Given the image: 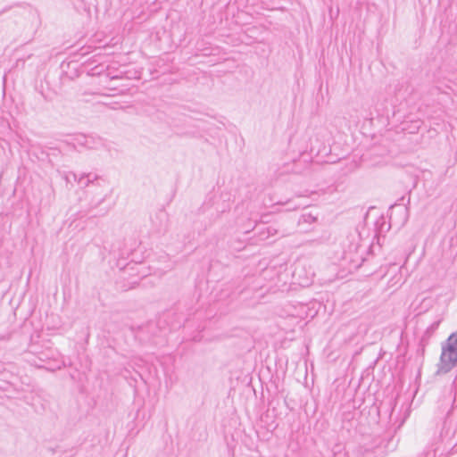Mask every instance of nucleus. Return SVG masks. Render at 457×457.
Segmentation results:
<instances>
[{"label":"nucleus","instance_id":"9","mask_svg":"<svg viewBox=\"0 0 457 457\" xmlns=\"http://www.w3.org/2000/svg\"><path fill=\"white\" fill-rule=\"evenodd\" d=\"M108 211H109V208H106V209H104L103 212H101L100 213H98V215H104V214H106V213L108 212Z\"/></svg>","mask_w":457,"mask_h":457},{"label":"nucleus","instance_id":"11","mask_svg":"<svg viewBox=\"0 0 457 457\" xmlns=\"http://www.w3.org/2000/svg\"><path fill=\"white\" fill-rule=\"evenodd\" d=\"M298 207H299V205H295H295H291V204H290V206L288 207V209H289V210H291V209H296V208H298Z\"/></svg>","mask_w":457,"mask_h":457},{"label":"nucleus","instance_id":"6","mask_svg":"<svg viewBox=\"0 0 457 457\" xmlns=\"http://www.w3.org/2000/svg\"><path fill=\"white\" fill-rule=\"evenodd\" d=\"M344 450H345L344 445L341 443H337L333 445L331 452H332L333 456H337L339 454L345 453Z\"/></svg>","mask_w":457,"mask_h":457},{"label":"nucleus","instance_id":"12","mask_svg":"<svg viewBox=\"0 0 457 457\" xmlns=\"http://www.w3.org/2000/svg\"><path fill=\"white\" fill-rule=\"evenodd\" d=\"M71 175L72 176V178L74 179V180H77V174L74 173V172H71Z\"/></svg>","mask_w":457,"mask_h":457},{"label":"nucleus","instance_id":"5","mask_svg":"<svg viewBox=\"0 0 457 457\" xmlns=\"http://www.w3.org/2000/svg\"><path fill=\"white\" fill-rule=\"evenodd\" d=\"M317 220V216L313 215L311 212H304L299 218V224L309 223L312 224Z\"/></svg>","mask_w":457,"mask_h":457},{"label":"nucleus","instance_id":"1","mask_svg":"<svg viewBox=\"0 0 457 457\" xmlns=\"http://www.w3.org/2000/svg\"><path fill=\"white\" fill-rule=\"evenodd\" d=\"M82 187H87L93 195L89 209L93 211L102 204L109 195V188L104 179L93 173H83L78 179Z\"/></svg>","mask_w":457,"mask_h":457},{"label":"nucleus","instance_id":"8","mask_svg":"<svg viewBox=\"0 0 457 457\" xmlns=\"http://www.w3.org/2000/svg\"><path fill=\"white\" fill-rule=\"evenodd\" d=\"M10 338V335L7 336H0V340H8Z\"/></svg>","mask_w":457,"mask_h":457},{"label":"nucleus","instance_id":"10","mask_svg":"<svg viewBox=\"0 0 457 457\" xmlns=\"http://www.w3.org/2000/svg\"><path fill=\"white\" fill-rule=\"evenodd\" d=\"M333 457H348V454H347V453H344L342 454H339L337 456H333Z\"/></svg>","mask_w":457,"mask_h":457},{"label":"nucleus","instance_id":"3","mask_svg":"<svg viewBox=\"0 0 457 457\" xmlns=\"http://www.w3.org/2000/svg\"><path fill=\"white\" fill-rule=\"evenodd\" d=\"M78 144L87 148H96V145L100 144V139L97 143L94 141L93 137L81 136L77 138Z\"/></svg>","mask_w":457,"mask_h":457},{"label":"nucleus","instance_id":"2","mask_svg":"<svg viewBox=\"0 0 457 457\" xmlns=\"http://www.w3.org/2000/svg\"><path fill=\"white\" fill-rule=\"evenodd\" d=\"M457 365V330L442 343L436 374H446Z\"/></svg>","mask_w":457,"mask_h":457},{"label":"nucleus","instance_id":"4","mask_svg":"<svg viewBox=\"0 0 457 457\" xmlns=\"http://www.w3.org/2000/svg\"><path fill=\"white\" fill-rule=\"evenodd\" d=\"M439 324L440 320H436L434 321L430 326H428L422 336V341L428 340L433 336V334L437 330Z\"/></svg>","mask_w":457,"mask_h":457},{"label":"nucleus","instance_id":"7","mask_svg":"<svg viewBox=\"0 0 457 457\" xmlns=\"http://www.w3.org/2000/svg\"><path fill=\"white\" fill-rule=\"evenodd\" d=\"M31 56L32 54H29L27 57L18 58L15 63V67L18 69H24L26 61L31 58Z\"/></svg>","mask_w":457,"mask_h":457}]
</instances>
